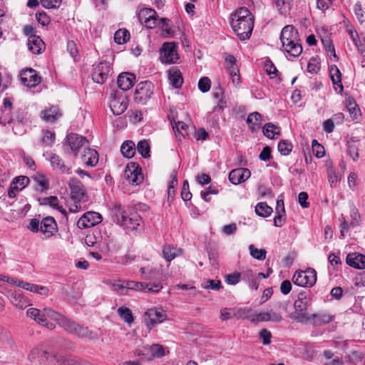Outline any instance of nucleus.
<instances>
[{"instance_id": "nucleus-1", "label": "nucleus", "mask_w": 365, "mask_h": 365, "mask_svg": "<svg viewBox=\"0 0 365 365\" xmlns=\"http://www.w3.org/2000/svg\"><path fill=\"white\" fill-rule=\"evenodd\" d=\"M231 26L240 40L248 39L254 27V16L247 8H240L232 16Z\"/></svg>"}, {"instance_id": "nucleus-2", "label": "nucleus", "mask_w": 365, "mask_h": 365, "mask_svg": "<svg viewBox=\"0 0 365 365\" xmlns=\"http://www.w3.org/2000/svg\"><path fill=\"white\" fill-rule=\"evenodd\" d=\"M283 51L290 56L297 57L302 52V46L297 30L292 25L285 26L280 34Z\"/></svg>"}, {"instance_id": "nucleus-3", "label": "nucleus", "mask_w": 365, "mask_h": 365, "mask_svg": "<svg viewBox=\"0 0 365 365\" xmlns=\"http://www.w3.org/2000/svg\"><path fill=\"white\" fill-rule=\"evenodd\" d=\"M112 213L115 221L125 229L136 230L140 225L141 217L128 207L116 204L112 208Z\"/></svg>"}, {"instance_id": "nucleus-4", "label": "nucleus", "mask_w": 365, "mask_h": 365, "mask_svg": "<svg viewBox=\"0 0 365 365\" xmlns=\"http://www.w3.org/2000/svg\"><path fill=\"white\" fill-rule=\"evenodd\" d=\"M26 315L38 324H41L51 330L55 328V325L53 323L48 322L47 321V318L55 321L58 325H60L63 317L61 314L55 312L51 308H44L43 310H40L36 308H29L26 311Z\"/></svg>"}, {"instance_id": "nucleus-5", "label": "nucleus", "mask_w": 365, "mask_h": 365, "mask_svg": "<svg viewBox=\"0 0 365 365\" xmlns=\"http://www.w3.org/2000/svg\"><path fill=\"white\" fill-rule=\"evenodd\" d=\"M309 304L307 296L304 292L298 294L297 299L295 300L294 307L295 312L291 314V318L297 322L307 324L309 323L310 317L306 312Z\"/></svg>"}, {"instance_id": "nucleus-6", "label": "nucleus", "mask_w": 365, "mask_h": 365, "mask_svg": "<svg viewBox=\"0 0 365 365\" xmlns=\"http://www.w3.org/2000/svg\"><path fill=\"white\" fill-rule=\"evenodd\" d=\"M292 282L300 287H311L317 282V272L312 268L304 271L298 270L293 275Z\"/></svg>"}, {"instance_id": "nucleus-7", "label": "nucleus", "mask_w": 365, "mask_h": 365, "mask_svg": "<svg viewBox=\"0 0 365 365\" xmlns=\"http://www.w3.org/2000/svg\"><path fill=\"white\" fill-rule=\"evenodd\" d=\"M59 326L63 328L64 330L69 334L76 335L78 337L88 339L93 338L92 332L87 327H83L76 324L74 322L65 317L63 315Z\"/></svg>"}, {"instance_id": "nucleus-8", "label": "nucleus", "mask_w": 365, "mask_h": 365, "mask_svg": "<svg viewBox=\"0 0 365 365\" xmlns=\"http://www.w3.org/2000/svg\"><path fill=\"white\" fill-rule=\"evenodd\" d=\"M166 319V312L161 307L150 308L144 314L145 324L149 329H152L157 324L163 323Z\"/></svg>"}, {"instance_id": "nucleus-9", "label": "nucleus", "mask_w": 365, "mask_h": 365, "mask_svg": "<svg viewBox=\"0 0 365 365\" xmlns=\"http://www.w3.org/2000/svg\"><path fill=\"white\" fill-rule=\"evenodd\" d=\"M154 90L153 84L150 81L140 82L137 85L134 94L135 103L145 105L150 99Z\"/></svg>"}, {"instance_id": "nucleus-10", "label": "nucleus", "mask_w": 365, "mask_h": 365, "mask_svg": "<svg viewBox=\"0 0 365 365\" xmlns=\"http://www.w3.org/2000/svg\"><path fill=\"white\" fill-rule=\"evenodd\" d=\"M160 60L164 63H175L179 59L177 44L174 42H165L160 49Z\"/></svg>"}, {"instance_id": "nucleus-11", "label": "nucleus", "mask_w": 365, "mask_h": 365, "mask_svg": "<svg viewBox=\"0 0 365 365\" xmlns=\"http://www.w3.org/2000/svg\"><path fill=\"white\" fill-rule=\"evenodd\" d=\"M124 176L128 182L133 185H139L143 180L141 168L135 163H130L128 164L124 172Z\"/></svg>"}, {"instance_id": "nucleus-12", "label": "nucleus", "mask_w": 365, "mask_h": 365, "mask_svg": "<svg viewBox=\"0 0 365 365\" xmlns=\"http://www.w3.org/2000/svg\"><path fill=\"white\" fill-rule=\"evenodd\" d=\"M6 296L10 302L19 309H24L31 305V302L21 291L9 290Z\"/></svg>"}, {"instance_id": "nucleus-13", "label": "nucleus", "mask_w": 365, "mask_h": 365, "mask_svg": "<svg viewBox=\"0 0 365 365\" xmlns=\"http://www.w3.org/2000/svg\"><path fill=\"white\" fill-rule=\"evenodd\" d=\"M88 143L86 138L76 133H70L66 138L65 146H68L74 155H77L79 149Z\"/></svg>"}, {"instance_id": "nucleus-14", "label": "nucleus", "mask_w": 365, "mask_h": 365, "mask_svg": "<svg viewBox=\"0 0 365 365\" xmlns=\"http://www.w3.org/2000/svg\"><path fill=\"white\" fill-rule=\"evenodd\" d=\"M71 197L78 202H86L88 195L83 184L76 178H71L69 181Z\"/></svg>"}, {"instance_id": "nucleus-15", "label": "nucleus", "mask_w": 365, "mask_h": 365, "mask_svg": "<svg viewBox=\"0 0 365 365\" xmlns=\"http://www.w3.org/2000/svg\"><path fill=\"white\" fill-rule=\"evenodd\" d=\"M102 221V216L96 212L85 213L77 222V226L80 229H86L93 227Z\"/></svg>"}, {"instance_id": "nucleus-16", "label": "nucleus", "mask_w": 365, "mask_h": 365, "mask_svg": "<svg viewBox=\"0 0 365 365\" xmlns=\"http://www.w3.org/2000/svg\"><path fill=\"white\" fill-rule=\"evenodd\" d=\"M128 106V98L122 95L114 96L110 101V108L113 113L119 115L123 113Z\"/></svg>"}, {"instance_id": "nucleus-17", "label": "nucleus", "mask_w": 365, "mask_h": 365, "mask_svg": "<svg viewBox=\"0 0 365 365\" xmlns=\"http://www.w3.org/2000/svg\"><path fill=\"white\" fill-rule=\"evenodd\" d=\"M110 72V64L108 62L103 61L98 64L92 73L93 80L97 83H103L108 77Z\"/></svg>"}, {"instance_id": "nucleus-18", "label": "nucleus", "mask_w": 365, "mask_h": 365, "mask_svg": "<svg viewBox=\"0 0 365 365\" xmlns=\"http://www.w3.org/2000/svg\"><path fill=\"white\" fill-rule=\"evenodd\" d=\"M20 78L21 83L27 87L36 86L40 83V77L32 68L26 69L21 73Z\"/></svg>"}, {"instance_id": "nucleus-19", "label": "nucleus", "mask_w": 365, "mask_h": 365, "mask_svg": "<svg viewBox=\"0 0 365 365\" xmlns=\"http://www.w3.org/2000/svg\"><path fill=\"white\" fill-rule=\"evenodd\" d=\"M251 173L247 168H240L232 170L229 174V180L233 185H239L248 180Z\"/></svg>"}, {"instance_id": "nucleus-20", "label": "nucleus", "mask_w": 365, "mask_h": 365, "mask_svg": "<svg viewBox=\"0 0 365 365\" xmlns=\"http://www.w3.org/2000/svg\"><path fill=\"white\" fill-rule=\"evenodd\" d=\"M29 182V178L26 176H18L15 178L11 185V187L8 191V196L10 198H14L19 191L22 190Z\"/></svg>"}, {"instance_id": "nucleus-21", "label": "nucleus", "mask_w": 365, "mask_h": 365, "mask_svg": "<svg viewBox=\"0 0 365 365\" xmlns=\"http://www.w3.org/2000/svg\"><path fill=\"white\" fill-rule=\"evenodd\" d=\"M350 216V222H348L344 219V221L341 225V236L342 237H345L346 232L349 230L350 227H356L359 225L361 217L359 212L355 207H353L351 209Z\"/></svg>"}, {"instance_id": "nucleus-22", "label": "nucleus", "mask_w": 365, "mask_h": 365, "mask_svg": "<svg viewBox=\"0 0 365 365\" xmlns=\"http://www.w3.org/2000/svg\"><path fill=\"white\" fill-rule=\"evenodd\" d=\"M56 230V223L53 217H47L43 219L40 224V231L44 235L45 237H51Z\"/></svg>"}, {"instance_id": "nucleus-23", "label": "nucleus", "mask_w": 365, "mask_h": 365, "mask_svg": "<svg viewBox=\"0 0 365 365\" xmlns=\"http://www.w3.org/2000/svg\"><path fill=\"white\" fill-rule=\"evenodd\" d=\"M140 15L145 16L144 24L146 27L153 29L158 24L157 13L153 9H143L140 11Z\"/></svg>"}, {"instance_id": "nucleus-24", "label": "nucleus", "mask_w": 365, "mask_h": 365, "mask_svg": "<svg viewBox=\"0 0 365 365\" xmlns=\"http://www.w3.org/2000/svg\"><path fill=\"white\" fill-rule=\"evenodd\" d=\"M346 263L354 268L365 269V255L358 253H350L346 257Z\"/></svg>"}, {"instance_id": "nucleus-25", "label": "nucleus", "mask_w": 365, "mask_h": 365, "mask_svg": "<svg viewBox=\"0 0 365 365\" xmlns=\"http://www.w3.org/2000/svg\"><path fill=\"white\" fill-rule=\"evenodd\" d=\"M135 76L130 73H123L118 76V85L123 91H128L134 84Z\"/></svg>"}, {"instance_id": "nucleus-26", "label": "nucleus", "mask_w": 365, "mask_h": 365, "mask_svg": "<svg viewBox=\"0 0 365 365\" xmlns=\"http://www.w3.org/2000/svg\"><path fill=\"white\" fill-rule=\"evenodd\" d=\"M27 46L29 50L35 54L41 53L44 49V43L38 36H30Z\"/></svg>"}, {"instance_id": "nucleus-27", "label": "nucleus", "mask_w": 365, "mask_h": 365, "mask_svg": "<svg viewBox=\"0 0 365 365\" xmlns=\"http://www.w3.org/2000/svg\"><path fill=\"white\" fill-rule=\"evenodd\" d=\"M81 160L86 165L94 167L98 162V153L94 149H85Z\"/></svg>"}, {"instance_id": "nucleus-28", "label": "nucleus", "mask_w": 365, "mask_h": 365, "mask_svg": "<svg viewBox=\"0 0 365 365\" xmlns=\"http://www.w3.org/2000/svg\"><path fill=\"white\" fill-rule=\"evenodd\" d=\"M310 321L314 326H322L323 324H329L334 319V316L327 314L322 313L318 314L309 315Z\"/></svg>"}, {"instance_id": "nucleus-29", "label": "nucleus", "mask_w": 365, "mask_h": 365, "mask_svg": "<svg viewBox=\"0 0 365 365\" xmlns=\"http://www.w3.org/2000/svg\"><path fill=\"white\" fill-rule=\"evenodd\" d=\"M168 79L170 83L175 88L181 87L183 79L182 77L181 72L176 68H170L168 71Z\"/></svg>"}, {"instance_id": "nucleus-30", "label": "nucleus", "mask_w": 365, "mask_h": 365, "mask_svg": "<svg viewBox=\"0 0 365 365\" xmlns=\"http://www.w3.org/2000/svg\"><path fill=\"white\" fill-rule=\"evenodd\" d=\"M329 73L333 83L337 86V87H335L336 91L338 93H341L344 90V88L341 83V73L339 69L336 66L333 65L330 67Z\"/></svg>"}, {"instance_id": "nucleus-31", "label": "nucleus", "mask_w": 365, "mask_h": 365, "mask_svg": "<svg viewBox=\"0 0 365 365\" xmlns=\"http://www.w3.org/2000/svg\"><path fill=\"white\" fill-rule=\"evenodd\" d=\"M20 285H21L22 289L40 295L46 296L50 292L48 287L46 286L32 284L27 282H26V283H21Z\"/></svg>"}, {"instance_id": "nucleus-32", "label": "nucleus", "mask_w": 365, "mask_h": 365, "mask_svg": "<svg viewBox=\"0 0 365 365\" xmlns=\"http://www.w3.org/2000/svg\"><path fill=\"white\" fill-rule=\"evenodd\" d=\"M50 162L53 169H58L62 173L70 174L71 168L64 165L62 159L56 154H52Z\"/></svg>"}, {"instance_id": "nucleus-33", "label": "nucleus", "mask_w": 365, "mask_h": 365, "mask_svg": "<svg viewBox=\"0 0 365 365\" xmlns=\"http://www.w3.org/2000/svg\"><path fill=\"white\" fill-rule=\"evenodd\" d=\"M264 135L269 138H277L280 134V128L272 123H266L262 129Z\"/></svg>"}, {"instance_id": "nucleus-34", "label": "nucleus", "mask_w": 365, "mask_h": 365, "mask_svg": "<svg viewBox=\"0 0 365 365\" xmlns=\"http://www.w3.org/2000/svg\"><path fill=\"white\" fill-rule=\"evenodd\" d=\"M274 5L280 15L287 16L291 9V0H274Z\"/></svg>"}, {"instance_id": "nucleus-35", "label": "nucleus", "mask_w": 365, "mask_h": 365, "mask_svg": "<svg viewBox=\"0 0 365 365\" xmlns=\"http://www.w3.org/2000/svg\"><path fill=\"white\" fill-rule=\"evenodd\" d=\"M47 354L48 352L41 347H35L31 351L29 359L31 361H38L40 364H42L46 361L45 354Z\"/></svg>"}, {"instance_id": "nucleus-36", "label": "nucleus", "mask_w": 365, "mask_h": 365, "mask_svg": "<svg viewBox=\"0 0 365 365\" xmlns=\"http://www.w3.org/2000/svg\"><path fill=\"white\" fill-rule=\"evenodd\" d=\"M135 145L131 140L125 141L120 147L122 155L127 158H132L135 155Z\"/></svg>"}, {"instance_id": "nucleus-37", "label": "nucleus", "mask_w": 365, "mask_h": 365, "mask_svg": "<svg viewBox=\"0 0 365 365\" xmlns=\"http://www.w3.org/2000/svg\"><path fill=\"white\" fill-rule=\"evenodd\" d=\"M225 63L226 70L230 76L240 73L239 68L236 65V58L233 56H227L225 58Z\"/></svg>"}, {"instance_id": "nucleus-38", "label": "nucleus", "mask_w": 365, "mask_h": 365, "mask_svg": "<svg viewBox=\"0 0 365 365\" xmlns=\"http://www.w3.org/2000/svg\"><path fill=\"white\" fill-rule=\"evenodd\" d=\"M163 254L166 261L171 262L175 257L182 254V250L170 245H166L163 249Z\"/></svg>"}, {"instance_id": "nucleus-39", "label": "nucleus", "mask_w": 365, "mask_h": 365, "mask_svg": "<svg viewBox=\"0 0 365 365\" xmlns=\"http://www.w3.org/2000/svg\"><path fill=\"white\" fill-rule=\"evenodd\" d=\"M42 118L47 122H54L61 115L59 110L56 107H51L41 113Z\"/></svg>"}, {"instance_id": "nucleus-40", "label": "nucleus", "mask_w": 365, "mask_h": 365, "mask_svg": "<svg viewBox=\"0 0 365 365\" xmlns=\"http://www.w3.org/2000/svg\"><path fill=\"white\" fill-rule=\"evenodd\" d=\"M247 123L250 125V129L254 131L260 127L261 115L258 112L250 113L247 118Z\"/></svg>"}, {"instance_id": "nucleus-41", "label": "nucleus", "mask_w": 365, "mask_h": 365, "mask_svg": "<svg viewBox=\"0 0 365 365\" xmlns=\"http://www.w3.org/2000/svg\"><path fill=\"white\" fill-rule=\"evenodd\" d=\"M135 148L143 158H147L150 157V146L148 140H143L139 141Z\"/></svg>"}, {"instance_id": "nucleus-42", "label": "nucleus", "mask_w": 365, "mask_h": 365, "mask_svg": "<svg viewBox=\"0 0 365 365\" xmlns=\"http://www.w3.org/2000/svg\"><path fill=\"white\" fill-rule=\"evenodd\" d=\"M255 212L259 216L267 217L272 212V208L265 202H259L255 207Z\"/></svg>"}, {"instance_id": "nucleus-43", "label": "nucleus", "mask_w": 365, "mask_h": 365, "mask_svg": "<svg viewBox=\"0 0 365 365\" xmlns=\"http://www.w3.org/2000/svg\"><path fill=\"white\" fill-rule=\"evenodd\" d=\"M117 312L120 317L128 324L133 322V316L132 312L128 307H120L118 309Z\"/></svg>"}, {"instance_id": "nucleus-44", "label": "nucleus", "mask_w": 365, "mask_h": 365, "mask_svg": "<svg viewBox=\"0 0 365 365\" xmlns=\"http://www.w3.org/2000/svg\"><path fill=\"white\" fill-rule=\"evenodd\" d=\"M45 360L48 361V365H62L65 362V359L62 356L50 353L45 354Z\"/></svg>"}, {"instance_id": "nucleus-45", "label": "nucleus", "mask_w": 365, "mask_h": 365, "mask_svg": "<svg viewBox=\"0 0 365 365\" xmlns=\"http://www.w3.org/2000/svg\"><path fill=\"white\" fill-rule=\"evenodd\" d=\"M173 128L177 137H179V135L185 136L187 135L188 125L182 121L175 122L173 125Z\"/></svg>"}, {"instance_id": "nucleus-46", "label": "nucleus", "mask_w": 365, "mask_h": 365, "mask_svg": "<svg viewBox=\"0 0 365 365\" xmlns=\"http://www.w3.org/2000/svg\"><path fill=\"white\" fill-rule=\"evenodd\" d=\"M130 38V34L125 29L118 30L114 35V41L118 44L125 43Z\"/></svg>"}, {"instance_id": "nucleus-47", "label": "nucleus", "mask_w": 365, "mask_h": 365, "mask_svg": "<svg viewBox=\"0 0 365 365\" xmlns=\"http://www.w3.org/2000/svg\"><path fill=\"white\" fill-rule=\"evenodd\" d=\"M250 255L258 260H264L266 258L267 252L264 249H257L253 245L249 246Z\"/></svg>"}, {"instance_id": "nucleus-48", "label": "nucleus", "mask_w": 365, "mask_h": 365, "mask_svg": "<svg viewBox=\"0 0 365 365\" xmlns=\"http://www.w3.org/2000/svg\"><path fill=\"white\" fill-rule=\"evenodd\" d=\"M348 153L355 161L359 158V143L356 141L348 142Z\"/></svg>"}, {"instance_id": "nucleus-49", "label": "nucleus", "mask_w": 365, "mask_h": 365, "mask_svg": "<svg viewBox=\"0 0 365 365\" xmlns=\"http://www.w3.org/2000/svg\"><path fill=\"white\" fill-rule=\"evenodd\" d=\"M292 150V143L286 140H282L278 143V150L283 155H287Z\"/></svg>"}, {"instance_id": "nucleus-50", "label": "nucleus", "mask_w": 365, "mask_h": 365, "mask_svg": "<svg viewBox=\"0 0 365 365\" xmlns=\"http://www.w3.org/2000/svg\"><path fill=\"white\" fill-rule=\"evenodd\" d=\"M127 289L143 292L144 288L147 287L145 282H138L135 281H125Z\"/></svg>"}, {"instance_id": "nucleus-51", "label": "nucleus", "mask_w": 365, "mask_h": 365, "mask_svg": "<svg viewBox=\"0 0 365 365\" xmlns=\"http://www.w3.org/2000/svg\"><path fill=\"white\" fill-rule=\"evenodd\" d=\"M44 200L52 207L58 210L62 214L66 215V210L59 205V200L56 196H51L44 199Z\"/></svg>"}, {"instance_id": "nucleus-52", "label": "nucleus", "mask_w": 365, "mask_h": 365, "mask_svg": "<svg viewBox=\"0 0 365 365\" xmlns=\"http://www.w3.org/2000/svg\"><path fill=\"white\" fill-rule=\"evenodd\" d=\"M149 352L154 358H160L165 355L164 348L160 344H153L149 349Z\"/></svg>"}, {"instance_id": "nucleus-53", "label": "nucleus", "mask_w": 365, "mask_h": 365, "mask_svg": "<svg viewBox=\"0 0 365 365\" xmlns=\"http://www.w3.org/2000/svg\"><path fill=\"white\" fill-rule=\"evenodd\" d=\"M312 152L317 158H322L325 154L324 148L320 145L317 140L312 142Z\"/></svg>"}, {"instance_id": "nucleus-54", "label": "nucleus", "mask_w": 365, "mask_h": 365, "mask_svg": "<svg viewBox=\"0 0 365 365\" xmlns=\"http://www.w3.org/2000/svg\"><path fill=\"white\" fill-rule=\"evenodd\" d=\"M55 140V133L50 130H45L41 138L42 143L46 146H51Z\"/></svg>"}, {"instance_id": "nucleus-55", "label": "nucleus", "mask_w": 365, "mask_h": 365, "mask_svg": "<svg viewBox=\"0 0 365 365\" xmlns=\"http://www.w3.org/2000/svg\"><path fill=\"white\" fill-rule=\"evenodd\" d=\"M147 285L144 288L143 292L156 294L159 292L163 287L161 283H145Z\"/></svg>"}, {"instance_id": "nucleus-56", "label": "nucleus", "mask_w": 365, "mask_h": 365, "mask_svg": "<svg viewBox=\"0 0 365 365\" xmlns=\"http://www.w3.org/2000/svg\"><path fill=\"white\" fill-rule=\"evenodd\" d=\"M211 81L207 77H202L199 80L198 88L202 93H206L210 89Z\"/></svg>"}, {"instance_id": "nucleus-57", "label": "nucleus", "mask_w": 365, "mask_h": 365, "mask_svg": "<svg viewBox=\"0 0 365 365\" xmlns=\"http://www.w3.org/2000/svg\"><path fill=\"white\" fill-rule=\"evenodd\" d=\"M202 287L204 289L219 290L221 287V282L220 280L209 279L203 282Z\"/></svg>"}, {"instance_id": "nucleus-58", "label": "nucleus", "mask_w": 365, "mask_h": 365, "mask_svg": "<svg viewBox=\"0 0 365 365\" xmlns=\"http://www.w3.org/2000/svg\"><path fill=\"white\" fill-rule=\"evenodd\" d=\"M240 280V274L235 272L232 274H227L225 276V281L227 284L230 285L237 284Z\"/></svg>"}, {"instance_id": "nucleus-59", "label": "nucleus", "mask_w": 365, "mask_h": 365, "mask_svg": "<svg viewBox=\"0 0 365 365\" xmlns=\"http://www.w3.org/2000/svg\"><path fill=\"white\" fill-rule=\"evenodd\" d=\"M61 2L62 0H41V4L46 9H57Z\"/></svg>"}, {"instance_id": "nucleus-60", "label": "nucleus", "mask_w": 365, "mask_h": 365, "mask_svg": "<svg viewBox=\"0 0 365 365\" xmlns=\"http://www.w3.org/2000/svg\"><path fill=\"white\" fill-rule=\"evenodd\" d=\"M125 281H118L112 284L113 290L118 292L119 294H126L125 292L127 287L125 285Z\"/></svg>"}, {"instance_id": "nucleus-61", "label": "nucleus", "mask_w": 365, "mask_h": 365, "mask_svg": "<svg viewBox=\"0 0 365 365\" xmlns=\"http://www.w3.org/2000/svg\"><path fill=\"white\" fill-rule=\"evenodd\" d=\"M220 318L222 321H226L234 317V309L222 308L220 312Z\"/></svg>"}, {"instance_id": "nucleus-62", "label": "nucleus", "mask_w": 365, "mask_h": 365, "mask_svg": "<svg viewBox=\"0 0 365 365\" xmlns=\"http://www.w3.org/2000/svg\"><path fill=\"white\" fill-rule=\"evenodd\" d=\"M328 180H329V183L331 187H336L337 183L339 181V176L336 174V173L333 170V169H329Z\"/></svg>"}, {"instance_id": "nucleus-63", "label": "nucleus", "mask_w": 365, "mask_h": 365, "mask_svg": "<svg viewBox=\"0 0 365 365\" xmlns=\"http://www.w3.org/2000/svg\"><path fill=\"white\" fill-rule=\"evenodd\" d=\"M354 12L359 21L363 22L365 18V11L362 9L361 3L357 2L354 5Z\"/></svg>"}, {"instance_id": "nucleus-64", "label": "nucleus", "mask_w": 365, "mask_h": 365, "mask_svg": "<svg viewBox=\"0 0 365 365\" xmlns=\"http://www.w3.org/2000/svg\"><path fill=\"white\" fill-rule=\"evenodd\" d=\"M259 336L262 339L264 345H268L271 343L272 334L267 329H262L259 332Z\"/></svg>"}]
</instances>
